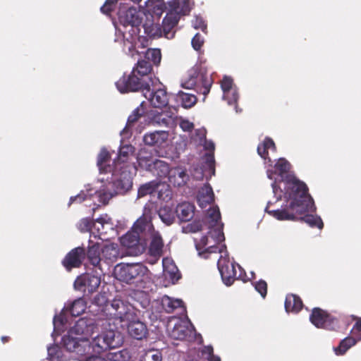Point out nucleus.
I'll list each match as a JSON object with an SVG mask.
<instances>
[{"label": "nucleus", "instance_id": "f257e3e1", "mask_svg": "<svg viewBox=\"0 0 361 361\" xmlns=\"http://www.w3.org/2000/svg\"><path fill=\"white\" fill-rule=\"evenodd\" d=\"M290 164L283 158L279 159L274 166V171L267 170L269 179H274L271 183L276 202L284 198L285 204L281 208L270 209L272 204L269 202L265 211L280 221H293L296 214L314 212L315 207L311 196L307 193L306 185L288 173Z\"/></svg>", "mask_w": 361, "mask_h": 361}, {"label": "nucleus", "instance_id": "f03ea898", "mask_svg": "<svg viewBox=\"0 0 361 361\" xmlns=\"http://www.w3.org/2000/svg\"><path fill=\"white\" fill-rule=\"evenodd\" d=\"M135 166L124 165L119 169H114L111 173V180L106 179L99 189H87L82 190L78 195L70 198L68 205L73 203H82L92 201L94 204H106L116 195H123L129 191L133 186V177L136 174ZM86 206H91L86 203Z\"/></svg>", "mask_w": 361, "mask_h": 361}, {"label": "nucleus", "instance_id": "7ed1b4c3", "mask_svg": "<svg viewBox=\"0 0 361 361\" xmlns=\"http://www.w3.org/2000/svg\"><path fill=\"white\" fill-rule=\"evenodd\" d=\"M99 323L95 318L82 317L79 319L70 329L68 334L62 338L64 349L78 355H85V348L90 342V338L97 331Z\"/></svg>", "mask_w": 361, "mask_h": 361}, {"label": "nucleus", "instance_id": "20e7f679", "mask_svg": "<svg viewBox=\"0 0 361 361\" xmlns=\"http://www.w3.org/2000/svg\"><path fill=\"white\" fill-rule=\"evenodd\" d=\"M207 219L209 223L208 235L202 236L199 240L195 239V246L199 255L208 258L207 254L216 252L215 245L225 239L223 233V224L221 223V214L218 207H213L208 210Z\"/></svg>", "mask_w": 361, "mask_h": 361}, {"label": "nucleus", "instance_id": "39448f33", "mask_svg": "<svg viewBox=\"0 0 361 361\" xmlns=\"http://www.w3.org/2000/svg\"><path fill=\"white\" fill-rule=\"evenodd\" d=\"M156 208L153 203L146 204L142 216L134 224L132 231L128 232L121 238V243L129 248L136 247L138 251L143 250L145 232L150 230L151 220Z\"/></svg>", "mask_w": 361, "mask_h": 361}, {"label": "nucleus", "instance_id": "423d86ee", "mask_svg": "<svg viewBox=\"0 0 361 361\" xmlns=\"http://www.w3.org/2000/svg\"><path fill=\"white\" fill-rule=\"evenodd\" d=\"M152 70L150 62L144 60L137 61L136 66L128 75H123L116 82V86L121 93L139 91L143 87H149V80L154 78L148 76Z\"/></svg>", "mask_w": 361, "mask_h": 361}, {"label": "nucleus", "instance_id": "0eeeda50", "mask_svg": "<svg viewBox=\"0 0 361 361\" xmlns=\"http://www.w3.org/2000/svg\"><path fill=\"white\" fill-rule=\"evenodd\" d=\"M192 8L190 0H171L168 2V10L163 20L164 32L166 37H174L173 28L177 25L180 16L188 15Z\"/></svg>", "mask_w": 361, "mask_h": 361}, {"label": "nucleus", "instance_id": "6e6552de", "mask_svg": "<svg viewBox=\"0 0 361 361\" xmlns=\"http://www.w3.org/2000/svg\"><path fill=\"white\" fill-rule=\"evenodd\" d=\"M116 29L115 42L123 43V51L126 53L133 56V51L140 53L138 50L140 47L145 48L148 46V40L138 35L139 27L128 25Z\"/></svg>", "mask_w": 361, "mask_h": 361}, {"label": "nucleus", "instance_id": "1a4fd4ad", "mask_svg": "<svg viewBox=\"0 0 361 361\" xmlns=\"http://www.w3.org/2000/svg\"><path fill=\"white\" fill-rule=\"evenodd\" d=\"M123 343L120 334L113 329L102 331L92 337L85 348V355L100 354L109 349L118 348Z\"/></svg>", "mask_w": 361, "mask_h": 361}, {"label": "nucleus", "instance_id": "9d476101", "mask_svg": "<svg viewBox=\"0 0 361 361\" xmlns=\"http://www.w3.org/2000/svg\"><path fill=\"white\" fill-rule=\"evenodd\" d=\"M123 343L120 334L113 329L102 331L92 337L85 348V355L100 354L109 349L118 348Z\"/></svg>", "mask_w": 361, "mask_h": 361}, {"label": "nucleus", "instance_id": "9b49d317", "mask_svg": "<svg viewBox=\"0 0 361 361\" xmlns=\"http://www.w3.org/2000/svg\"><path fill=\"white\" fill-rule=\"evenodd\" d=\"M212 84L211 76L202 65H195L188 72L187 75L183 79L181 86L183 88L191 90L195 86L203 88L202 93L206 95L209 93Z\"/></svg>", "mask_w": 361, "mask_h": 361}, {"label": "nucleus", "instance_id": "f8f14e48", "mask_svg": "<svg viewBox=\"0 0 361 361\" xmlns=\"http://www.w3.org/2000/svg\"><path fill=\"white\" fill-rule=\"evenodd\" d=\"M220 257L217 266L223 282L228 286H231L237 279H243L242 268L234 262H231L225 245L219 248Z\"/></svg>", "mask_w": 361, "mask_h": 361}, {"label": "nucleus", "instance_id": "ddd939ff", "mask_svg": "<svg viewBox=\"0 0 361 361\" xmlns=\"http://www.w3.org/2000/svg\"><path fill=\"white\" fill-rule=\"evenodd\" d=\"M114 274L118 280L130 283L147 279L148 269L141 264H118Z\"/></svg>", "mask_w": 361, "mask_h": 361}, {"label": "nucleus", "instance_id": "4468645a", "mask_svg": "<svg viewBox=\"0 0 361 361\" xmlns=\"http://www.w3.org/2000/svg\"><path fill=\"white\" fill-rule=\"evenodd\" d=\"M190 142L197 146H203L204 149L208 151L204 158L205 163L204 168L207 170L210 176L214 175V144L211 140H206V130L203 128H197L190 134Z\"/></svg>", "mask_w": 361, "mask_h": 361}, {"label": "nucleus", "instance_id": "2eb2a0df", "mask_svg": "<svg viewBox=\"0 0 361 361\" xmlns=\"http://www.w3.org/2000/svg\"><path fill=\"white\" fill-rule=\"evenodd\" d=\"M149 87H143L140 90L142 92L144 97L154 108L161 109L166 106L169 104V96L163 85L156 78L149 80Z\"/></svg>", "mask_w": 361, "mask_h": 361}, {"label": "nucleus", "instance_id": "dca6fc26", "mask_svg": "<svg viewBox=\"0 0 361 361\" xmlns=\"http://www.w3.org/2000/svg\"><path fill=\"white\" fill-rule=\"evenodd\" d=\"M92 233L94 238L102 240H109L117 236L118 233L111 219L104 214L92 222Z\"/></svg>", "mask_w": 361, "mask_h": 361}, {"label": "nucleus", "instance_id": "f3484780", "mask_svg": "<svg viewBox=\"0 0 361 361\" xmlns=\"http://www.w3.org/2000/svg\"><path fill=\"white\" fill-rule=\"evenodd\" d=\"M149 123L160 127L173 128L178 124L177 110L170 106L167 110L159 112L151 111L147 114Z\"/></svg>", "mask_w": 361, "mask_h": 361}, {"label": "nucleus", "instance_id": "a211bd4d", "mask_svg": "<svg viewBox=\"0 0 361 361\" xmlns=\"http://www.w3.org/2000/svg\"><path fill=\"white\" fill-rule=\"evenodd\" d=\"M169 336L176 340H183L191 336L194 328L188 318L184 319H172L168 324Z\"/></svg>", "mask_w": 361, "mask_h": 361}, {"label": "nucleus", "instance_id": "6ab92c4d", "mask_svg": "<svg viewBox=\"0 0 361 361\" xmlns=\"http://www.w3.org/2000/svg\"><path fill=\"white\" fill-rule=\"evenodd\" d=\"M119 27L134 26L139 27L142 22L141 13L134 7L127 8L125 4H119Z\"/></svg>", "mask_w": 361, "mask_h": 361}, {"label": "nucleus", "instance_id": "aec40b11", "mask_svg": "<svg viewBox=\"0 0 361 361\" xmlns=\"http://www.w3.org/2000/svg\"><path fill=\"white\" fill-rule=\"evenodd\" d=\"M108 310L110 311V314L119 319L122 322L130 321L135 316L133 307L119 298L112 300Z\"/></svg>", "mask_w": 361, "mask_h": 361}, {"label": "nucleus", "instance_id": "412c9836", "mask_svg": "<svg viewBox=\"0 0 361 361\" xmlns=\"http://www.w3.org/2000/svg\"><path fill=\"white\" fill-rule=\"evenodd\" d=\"M101 283V278L99 274L96 275L85 274L78 276L75 282L74 287L75 289L81 290L84 288V291L89 293L94 292Z\"/></svg>", "mask_w": 361, "mask_h": 361}, {"label": "nucleus", "instance_id": "4be33fe9", "mask_svg": "<svg viewBox=\"0 0 361 361\" xmlns=\"http://www.w3.org/2000/svg\"><path fill=\"white\" fill-rule=\"evenodd\" d=\"M310 321L316 327L327 329H334L337 323L329 314L319 308H314L312 310Z\"/></svg>", "mask_w": 361, "mask_h": 361}, {"label": "nucleus", "instance_id": "5701e85b", "mask_svg": "<svg viewBox=\"0 0 361 361\" xmlns=\"http://www.w3.org/2000/svg\"><path fill=\"white\" fill-rule=\"evenodd\" d=\"M221 87L223 92V99L226 101L228 105L235 104L239 95L233 80L230 77L225 76L221 81Z\"/></svg>", "mask_w": 361, "mask_h": 361}, {"label": "nucleus", "instance_id": "b1692460", "mask_svg": "<svg viewBox=\"0 0 361 361\" xmlns=\"http://www.w3.org/2000/svg\"><path fill=\"white\" fill-rule=\"evenodd\" d=\"M151 239L149 246V252L154 257H159L162 253L163 241L160 234L154 230L153 226L151 224L150 230L145 232L144 242L146 244V240Z\"/></svg>", "mask_w": 361, "mask_h": 361}, {"label": "nucleus", "instance_id": "393cba45", "mask_svg": "<svg viewBox=\"0 0 361 361\" xmlns=\"http://www.w3.org/2000/svg\"><path fill=\"white\" fill-rule=\"evenodd\" d=\"M85 257V250L82 247H78L72 250L63 261V266L70 270L73 267H78L82 264Z\"/></svg>", "mask_w": 361, "mask_h": 361}, {"label": "nucleus", "instance_id": "a878e982", "mask_svg": "<svg viewBox=\"0 0 361 361\" xmlns=\"http://www.w3.org/2000/svg\"><path fill=\"white\" fill-rule=\"evenodd\" d=\"M135 317L130 321H126L128 323L127 327L128 331L130 336L133 338L141 340L147 334V329L143 322L139 320H135Z\"/></svg>", "mask_w": 361, "mask_h": 361}, {"label": "nucleus", "instance_id": "bb28decb", "mask_svg": "<svg viewBox=\"0 0 361 361\" xmlns=\"http://www.w3.org/2000/svg\"><path fill=\"white\" fill-rule=\"evenodd\" d=\"M157 160L158 159L154 156L153 152L147 148L141 149L137 157L139 166L147 171L152 170V167Z\"/></svg>", "mask_w": 361, "mask_h": 361}, {"label": "nucleus", "instance_id": "cd10ccee", "mask_svg": "<svg viewBox=\"0 0 361 361\" xmlns=\"http://www.w3.org/2000/svg\"><path fill=\"white\" fill-rule=\"evenodd\" d=\"M121 137V144L119 149L118 158L117 160L114 161V169H116V167L117 169H119L121 166L126 165L125 163L129 159L130 157L133 154L135 151V148L132 145L123 143L124 139L126 137Z\"/></svg>", "mask_w": 361, "mask_h": 361}, {"label": "nucleus", "instance_id": "c85d7f7f", "mask_svg": "<svg viewBox=\"0 0 361 361\" xmlns=\"http://www.w3.org/2000/svg\"><path fill=\"white\" fill-rule=\"evenodd\" d=\"M169 138V133L165 130H157L147 133L143 137L144 142L147 145L161 146Z\"/></svg>", "mask_w": 361, "mask_h": 361}, {"label": "nucleus", "instance_id": "c756f323", "mask_svg": "<svg viewBox=\"0 0 361 361\" xmlns=\"http://www.w3.org/2000/svg\"><path fill=\"white\" fill-rule=\"evenodd\" d=\"M102 259L106 263L116 262L122 255L117 244L111 243L105 245L102 250Z\"/></svg>", "mask_w": 361, "mask_h": 361}, {"label": "nucleus", "instance_id": "7c9ffc66", "mask_svg": "<svg viewBox=\"0 0 361 361\" xmlns=\"http://www.w3.org/2000/svg\"><path fill=\"white\" fill-rule=\"evenodd\" d=\"M147 11L152 14V17L159 19L164 12L167 13L168 4L166 5L164 0H147L145 2Z\"/></svg>", "mask_w": 361, "mask_h": 361}, {"label": "nucleus", "instance_id": "2f4dec72", "mask_svg": "<svg viewBox=\"0 0 361 361\" xmlns=\"http://www.w3.org/2000/svg\"><path fill=\"white\" fill-rule=\"evenodd\" d=\"M169 182L175 186H182L188 180V176L181 167L171 169L168 176Z\"/></svg>", "mask_w": 361, "mask_h": 361}, {"label": "nucleus", "instance_id": "473e14b6", "mask_svg": "<svg viewBox=\"0 0 361 361\" xmlns=\"http://www.w3.org/2000/svg\"><path fill=\"white\" fill-rule=\"evenodd\" d=\"M197 200L201 208L206 207L214 200V192L209 184H205L198 192Z\"/></svg>", "mask_w": 361, "mask_h": 361}, {"label": "nucleus", "instance_id": "72a5a7b5", "mask_svg": "<svg viewBox=\"0 0 361 361\" xmlns=\"http://www.w3.org/2000/svg\"><path fill=\"white\" fill-rule=\"evenodd\" d=\"M161 304L163 309L169 313L178 308L180 309L181 312L183 313L185 312V308L183 306V301L179 299H175L167 295H164L161 298Z\"/></svg>", "mask_w": 361, "mask_h": 361}, {"label": "nucleus", "instance_id": "f704fd0d", "mask_svg": "<svg viewBox=\"0 0 361 361\" xmlns=\"http://www.w3.org/2000/svg\"><path fill=\"white\" fill-rule=\"evenodd\" d=\"M176 212L180 221H188L194 216L195 207L189 202H183L178 205Z\"/></svg>", "mask_w": 361, "mask_h": 361}, {"label": "nucleus", "instance_id": "c9c22d12", "mask_svg": "<svg viewBox=\"0 0 361 361\" xmlns=\"http://www.w3.org/2000/svg\"><path fill=\"white\" fill-rule=\"evenodd\" d=\"M164 274L166 277H169L174 283L179 279L178 270L173 261L171 258H164L162 261Z\"/></svg>", "mask_w": 361, "mask_h": 361}, {"label": "nucleus", "instance_id": "e433bc0d", "mask_svg": "<svg viewBox=\"0 0 361 361\" xmlns=\"http://www.w3.org/2000/svg\"><path fill=\"white\" fill-rule=\"evenodd\" d=\"M92 243V245H89V249L87 251V257L90 262V263L94 267H97L100 264V262L102 259V257L100 256V250L99 243H93L92 240H90V244Z\"/></svg>", "mask_w": 361, "mask_h": 361}, {"label": "nucleus", "instance_id": "4c0bfd02", "mask_svg": "<svg viewBox=\"0 0 361 361\" xmlns=\"http://www.w3.org/2000/svg\"><path fill=\"white\" fill-rule=\"evenodd\" d=\"M143 103L140 104V108L138 107L134 110L133 113L129 116L126 126L125 128L121 132V136L123 137H129L130 135V128L132 125L140 118V116L144 113V110L142 109Z\"/></svg>", "mask_w": 361, "mask_h": 361}, {"label": "nucleus", "instance_id": "58836bf2", "mask_svg": "<svg viewBox=\"0 0 361 361\" xmlns=\"http://www.w3.org/2000/svg\"><path fill=\"white\" fill-rule=\"evenodd\" d=\"M145 32L150 37H161L162 34L166 37L164 32V26L155 22L147 21L143 25Z\"/></svg>", "mask_w": 361, "mask_h": 361}, {"label": "nucleus", "instance_id": "ea45409f", "mask_svg": "<svg viewBox=\"0 0 361 361\" xmlns=\"http://www.w3.org/2000/svg\"><path fill=\"white\" fill-rule=\"evenodd\" d=\"M302 307V300L295 295H288L285 301V309L287 312H298Z\"/></svg>", "mask_w": 361, "mask_h": 361}, {"label": "nucleus", "instance_id": "a19ab883", "mask_svg": "<svg viewBox=\"0 0 361 361\" xmlns=\"http://www.w3.org/2000/svg\"><path fill=\"white\" fill-rule=\"evenodd\" d=\"M48 357L46 361H66L71 357L66 355L58 345L47 348Z\"/></svg>", "mask_w": 361, "mask_h": 361}, {"label": "nucleus", "instance_id": "79ce46f5", "mask_svg": "<svg viewBox=\"0 0 361 361\" xmlns=\"http://www.w3.org/2000/svg\"><path fill=\"white\" fill-rule=\"evenodd\" d=\"M170 171L171 169H169L166 162L158 159L157 161H155L152 170H149L148 171L152 173L154 176L161 178L169 176Z\"/></svg>", "mask_w": 361, "mask_h": 361}, {"label": "nucleus", "instance_id": "37998d69", "mask_svg": "<svg viewBox=\"0 0 361 361\" xmlns=\"http://www.w3.org/2000/svg\"><path fill=\"white\" fill-rule=\"evenodd\" d=\"M158 214L163 223L167 226L172 224L175 220V213L172 208L169 206L160 208Z\"/></svg>", "mask_w": 361, "mask_h": 361}, {"label": "nucleus", "instance_id": "c03bdc74", "mask_svg": "<svg viewBox=\"0 0 361 361\" xmlns=\"http://www.w3.org/2000/svg\"><path fill=\"white\" fill-rule=\"evenodd\" d=\"M272 151L276 150V147L274 141L270 138H266L262 144H259L257 147V152L259 155L264 159H267L268 150ZM268 161H271V159L268 158Z\"/></svg>", "mask_w": 361, "mask_h": 361}, {"label": "nucleus", "instance_id": "a18cd8bd", "mask_svg": "<svg viewBox=\"0 0 361 361\" xmlns=\"http://www.w3.org/2000/svg\"><path fill=\"white\" fill-rule=\"evenodd\" d=\"M161 352L157 349L143 350L140 356V361H161Z\"/></svg>", "mask_w": 361, "mask_h": 361}, {"label": "nucleus", "instance_id": "49530a36", "mask_svg": "<svg viewBox=\"0 0 361 361\" xmlns=\"http://www.w3.org/2000/svg\"><path fill=\"white\" fill-rule=\"evenodd\" d=\"M156 190L157 192V197L164 202H167L172 197L171 190L167 184L161 183L157 181Z\"/></svg>", "mask_w": 361, "mask_h": 361}, {"label": "nucleus", "instance_id": "de8ad7c7", "mask_svg": "<svg viewBox=\"0 0 361 361\" xmlns=\"http://www.w3.org/2000/svg\"><path fill=\"white\" fill-rule=\"evenodd\" d=\"M177 99L181 103L183 107L188 109L192 107L197 101L196 97L193 94L179 92Z\"/></svg>", "mask_w": 361, "mask_h": 361}, {"label": "nucleus", "instance_id": "09e8293b", "mask_svg": "<svg viewBox=\"0 0 361 361\" xmlns=\"http://www.w3.org/2000/svg\"><path fill=\"white\" fill-rule=\"evenodd\" d=\"M87 308V303L84 298H80L74 300L68 310L73 316H78L83 313Z\"/></svg>", "mask_w": 361, "mask_h": 361}, {"label": "nucleus", "instance_id": "8fccbe9b", "mask_svg": "<svg viewBox=\"0 0 361 361\" xmlns=\"http://www.w3.org/2000/svg\"><path fill=\"white\" fill-rule=\"evenodd\" d=\"M132 298L138 302L142 308H147L150 303V298L149 294L145 290H135Z\"/></svg>", "mask_w": 361, "mask_h": 361}, {"label": "nucleus", "instance_id": "3c124183", "mask_svg": "<svg viewBox=\"0 0 361 361\" xmlns=\"http://www.w3.org/2000/svg\"><path fill=\"white\" fill-rule=\"evenodd\" d=\"M357 340L353 337H347L342 340L337 348H334L335 353L337 355H343L350 347L355 345Z\"/></svg>", "mask_w": 361, "mask_h": 361}, {"label": "nucleus", "instance_id": "603ef678", "mask_svg": "<svg viewBox=\"0 0 361 361\" xmlns=\"http://www.w3.org/2000/svg\"><path fill=\"white\" fill-rule=\"evenodd\" d=\"M109 154L106 149H102L97 159V166L101 173L111 172V167L110 166H106V163L108 161Z\"/></svg>", "mask_w": 361, "mask_h": 361}, {"label": "nucleus", "instance_id": "864d4df0", "mask_svg": "<svg viewBox=\"0 0 361 361\" xmlns=\"http://www.w3.org/2000/svg\"><path fill=\"white\" fill-rule=\"evenodd\" d=\"M157 187V181L153 180L142 185L137 192V197H142L147 195L153 193Z\"/></svg>", "mask_w": 361, "mask_h": 361}, {"label": "nucleus", "instance_id": "5fc2aeb1", "mask_svg": "<svg viewBox=\"0 0 361 361\" xmlns=\"http://www.w3.org/2000/svg\"><path fill=\"white\" fill-rule=\"evenodd\" d=\"M301 219L311 227L316 226L319 229L323 228V222L318 216L307 214L302 217Z\"/></svg>", "mask_w": 361, "mask_h": 361}, {"label": "nucleus", "instance_id": "6e6d98bb", "mask_svg": "<svg viewBox=\"0 0 361 361\" xmlns=\"http://www.w3.org/2000/svg\"><path fill=\"white\" fill-rule=\"evenodd\" d=\"M145 58L146 61L157 65L161 61V51L157 49H149L145 52Z\"/></svg>", "mask_w": 361, "mask_h": 361}, {"label": "nucleus", "instance_id": "4d7b16f0", "mask_svg": "<svg viewBox=\"0 0 361 361\" xmlns=\"http://www.w3.org/2000/svg\"><path fill=\"white\" fill-rule=\"evenodd\" d=\"M130 357L126 350L109 353L106 361H128Z\"/></svg>", "mask_w": 361, "mask_h": 361}, {"label": "nucleus", "instance_id": "13d9d810", "mask_svg": "<svg viewBox=\"0 0 361 361\" xmlns=\"http://www.w3.org/2000/svg\"><path fill=\"white\" fill-rule=\"evenodd\" d=\"M178 123L179 124L180 128L185 132H188L191 134L194 131L193 123L190 122L188 119L178 117Z\"/></svg>", "mask_w": 361, "mask_h": 361}, {"label": "nucleus", "instance_id": "bf43d9fd", "mask_svg": "<svg viewBox=\"0 0 361 361\" xmlns=\"http://www.w3.org/2000/svg\"><path fill=\"white\" fill-rule=\"evenodd\" d=\"M202 353L203 357L208 361H221V358L219 356L213 355V348L211 346L205 347Z\"/></svg>", "mask_w": 361, "mask_h": 361}, {"label": "nucleus", "instance_id": "052dcab7", "mask_svg": "<svg viewBox=\"0 0 361 361\" xmlns=\"http://www.w3.org/2000/svg\"><path fill=\"white\" fill-rule=\"evenodd\" d=\"M192 25L195 29H201L203 32L207 30V25L202 17L195 16L192 20Z\"/></svg>", "mask_w": 361, "mask_h": 361}, {"label": "nucleus", "instance_id": "680f3d73", "mask_svg": "<svg viewBox=\"0 0 361 361\" xmlns=\"http://www.w3.org/2000/svg\"><path fill=\"white\" fill-rule=\"evenodd\" d=\"M64 320L62 316H55L54 318L53 324H54V334L53 336L56 334H59L61 331V326L63 325Z\"/></svg>", "mask_w": 361, "mask_h": 361}, {"label": "nucleus", "instance_id": "e2e57ef3", "mask_svg": "<svg viewBox=\"0 0 361 361\" xmlns=\"http://www.w3.org/2000/svg\"><path fill=\"white\" fill-rule=\"evenodd\" d=\"M255 288L256 290L260 293L262 298H265L267 295V285L264 281H259L256 283Z\"/></svg>", "mask_w": 361, "mask_h": 361}, {"label": "nucleus", "instance_id": "0e129e2a", "mask_svg": "<svg viewBox=\"0 0 361 361\" xmlns=\"http://www.w3.org/2000/svg\"><path fill=\"white\" fill-rule=\"evenodd\" d=\"M203 43L204 39L200 34H196L192 39V46L196 51L200 49Z\"/></svg>", "mask_w": 361, "mask_h": 361}, {"label": "nucleus", "instance_id": "69168bd1", "mask_svg": "<svg viewBox=\"0 0 361 361\" xmlns=\"http://www.w3.org/2000/svg\"><path fill=\"white\" fill-rule=\"evenodd\" d=\"M79 226L81 231H90L92 233V223L89 219H82Z\"/></svg>", "mask_w": 361, "mask_h": 361}, {"label": "nucleus", "instance_id": "338daca9", "mask_svg": "<svg viewBox=\"0 0 361 361\" xmlns=\"http://www.w3.org/2000/svg\"><path fill=\"white\" fill-rule=\"evenodd\" d=\"M202 228V225L200 221H195L188 226V228L189 229V231L190 232H193V233L201 231Z\"/></svg>", "mask_w": 361, "mask_h": 361}, {"label": "nucleus", "instance_id": "774afa93", "mask_svg": "<svg viewBox=\"0 0 361 361\" xmlns=\"http://www.w3.org/2000/svg\"><path fill=\"white\" fill-rule=\"evenodd\" d=\"M204 176V172L202 168L195 169L192 176L196 180H202Z\"/></svg>", "mask_w": 361, "mask_h": 361}]
</instances>
